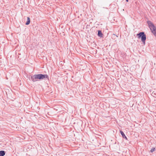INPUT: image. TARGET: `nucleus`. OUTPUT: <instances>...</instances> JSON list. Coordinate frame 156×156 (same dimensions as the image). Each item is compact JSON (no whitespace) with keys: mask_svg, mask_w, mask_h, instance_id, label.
<instances>
[{"mask_svg":"<svg viewBox=\"0 0 156 156\" xmlns=\"http://www.w3.org/2000/svg\"><path fill=\"white\" fill-rule=\"evenodd\" d=\"M46 78L49 80V78L47 74H35L31 77V80L34 82L38 81V80H45Z\"/></svg>","mask_w":156,"mask_h":156,"instance_id":"1","label":"nucleus"},{"mask_svg":"<svg viewBox=\"0 0 156 156\" xmlns=\"http://www.w3.org/2000/svg\"><path fill=\"white\" fill-rule=\"evenodd\" d=\"M147 23L152 32L156 36V27L151 21L148 20Z\"/></svg>","mask_w":156,"mask_h":156,"instance_id":"2","label":"nucleus"},{"mask_svg":"<svg viewBox=\"0 0 156 156\" xmlns=\"http://www.w3.org/2000/svg\"><path fill=\"white\" fill-rule=\"evenodd\" d=\"M138 38L139 39L141 38V41L144 44H145V42L146 40V36L143 32H140L137 34Z\"/></svg>","mask_w":156,"mask_h":156,"instance_id":"3","label":"nucleus"},{"mask_svg":"<svg viewBox=\"0 0 156 156\" xmlns=\"http://www.w3.org/2000/svg\"><path fill=\"white\" fill-rule=\"evenodd\" d=\"M120 133L121 134L122 137L124 138H125L126 140H127L128 139H127V137L125 136L124 132L122 130H120Z\"/></svg>","mask_w":156,"mask_h":156,"instance_id":"4","label":"nucleus"},{"mask_svg":"<svg viewBox=\"0 0 156 156\" xmlns=\"http://www.w3.org/2000/svg\"><path fill=\"white\" fill-rule=\"evenodd\" d=\"M98 35L100 37H103V34L102 33L101 31V30H98Z\"/></svg>","mask_w":156,"mask_h":156,"instance_id":"5","label":"nucleus"},{"mask_svg":"<svg viewBox=\"0 0 156 156\" xmlns=\"http://www.w3.org/2000/svg\"><path fill=\"white\" fill-rule=\"evenodd\" d=\"M5 151H0V156H4L5 155Z\"/></svg>","mask_w":156,"mask_h":156,"instance_id":"6","label":"nucleus"},{"mask_svg":"<svg viewBox=\"0 0 156 156\" xmlns=\"http://www.w3.org/2000/svg\"><path fill=\"white\" fill-rule=\"evenodd\" d=\"M30 23V18L29 17H27V21L26 22V23L25 24L26 25H28Z\"/></svg>","mask_w":156,"mask_h":156,"instance_id":"7","label":"nucleus"},{"mask_svg":"<svg viewBox=\"0 0 156 156\" xmlns=\"http://www.w3.org/2000/svg\"><path fill=\"white\" fill-rule=\"evenodd\" d=\"M155 147L153 148L150 151L152 153V152H153L154 151H155Z\"/></svg>","mask_w":156,"mask_h":156,"instance_id":"8","label":"nucleus"},{"mask_svg":"<svg viewBox=\"0 0 156 156\" xmlns=\"http://www.w3.org/2000/svg\"><path fill=\"white\" fill-rule=\"evenodd\" d=\"M126 2H128L129 1V0H126Z\"/></svg>","mask_w":156,"mask_h":156,"instance_id":"9","label":"nucleus"}]
</instances>
